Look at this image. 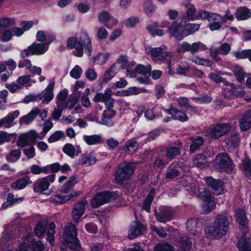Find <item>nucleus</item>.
I'll use <instances>...</instances> for the list:
<instances>
[{"mask_svg":"<svg viewBox=\"0 0 251 251\" xmlns=\"http://www.w3.org/2000/svg\"><path fill=\"white\" fill-rule=\"evenodd\" d=\"M226 87L223 89V95L226 98H229L232 95H234L235 88L233 84L228 82H225Z\"/></svg>","mask_w":251,"mask_h":251,"instance_id":"nucleus-46","label":"nucleus"},{"mask_svg":"<svg viewBox=\"0 0 251 251\" xmlns=\"http://www.w3.org/2000/svg\"><path fill=\"white\" fill-rule=\"evenodd\" d=\"M180 154V148L179 147H172L167 149L166 154L167 158L170 160L173 159L175 156Z\"/></svg>","mask_w":251,"mask_h":251,"instance_id":"nucleus-49","label":"nucleus"},{"mask_svg":"<svg viewBox=\"0 0 251 251\" xmlns=\"http://www.w3.org/2000/svg\"><path fill=\"white\" fill-rule=\"evenodd\" d=\"M233 72L237 81L240 83L243 82L245 76V73L243 69L239 66H237L235 68Z\"/></svg>","mask_w":251,"mask_h":251,"instance_id":"nucleus-54","label":"nucleus"},{"mask_svg":"<svg viewBox=\"0 0 251 251\" xmlns=\"http://www.w3.org/2000/svg\"><path fill=\"white\" fill-rule=\"evenodd\" d=\"M31 182L28 176H25L24 178L19 179L15 182L12 183L11 185L12 188L15 189L21 190L25 187V186Z\"/></svg>","mask_w":251,"mask_h":251,"instance_id":"nucleus-31","label":"nucleus"},{"mask_svg":"<svg viewBox=\"0 0 251 251\" xmlns=\"http://www.w3.org/2000/svg\"><path fill=\"white\" fill-rule=\"evenodd\" d=\"M65 136L64 133L62 131H57L55 132L54 133L51 134L48 138V141L51 143L55 142L59 139H60L62 137Z\"/></svg>","mask_w":251,"mask_h":251,"instance_id":"nucleus-58","label":"nucleus"},{"mask_svg":"<svg viewBox=\"0 0 251 251\" xmlns=\"http://www.w3.org/2000/svg\"><path fill=\"white\" fill-rule=\"evenodd\" d=\"M173 246L168 243H159L154 247V251H173L174 250Z\"/></svg>","mask_w":251,"mask_h":251,"instance_id":"nucleus-50","label":"nucleus"},{"mask_svg":"<svg viewBox=\"0 0 251 251\" xmlns=\"http://www.w3.org/2000/svg\"><path fill=\"white\" fill-rule=\"evenodd\" d=\"M231 125L227 123H222L212 125L206 130L205 134L208 137L213 139H218L226 135L231 129Z\"/></svg>","mask_w":251,"mask_h":251,"instance_id":"nucleus-8","label":"nucleus"},{"mask_svg":"<svg viewBox=\"0 0 251 251\" xmlns=\"http://www.w3.org/2000/svg\"><path fill=\"white\" fill-rule=\"evenodd\" d=\"M111 93L110 89H107L104 93H98L94 97L93 100L96 102H104L105 100H108L110 96H111Z\"/></svg>","mask_w":251,"mask_h":251,"instance_id":"nucleus-41","label":"nucleus"},{"mask_svg":"<svg viewBox=\"0 0 251 251\" xmlns=\"http://www.w3.org/2000/svg\"><path fill=\"white\" fill-rule=\"evenodd\" d=\"M20 112L18 110H15L8 114L5 117L0 120V127L4 125L6 128L12 126L13 121L18 117Z\"/></svg>","mask_w":251,"mask_h":251,"instance_id":"nucleus-21","label":"nucleus"},{"mask_svg":"<svg viewBox=\"0 0 251 251\" xmlns=\"http://www.w3.org/2000/svg\"><path fill=\"white\" fill-rule=\"evenodd\" d=\"M38 137V134L34 130L22 134L18 137L16 145L24 148L31 144H34Z\"/></svg>","mask_w":251,"mask_h":251,"instance_id":"nucleus-10","label":"nucleus"},{"mask_svg":"<svg viewBox=\"0 0 251 251\" xmlns=\"http://www.w3.org/2000/svg\"><path fill=\"white\" fill-rule=\"evenodd\" d=\"M83 139L86 143L89 145H93L102 142V139L100 135H84Z\"/></svg>","mask_w":251,"mask_h":251,"instance_id":"nucleus-36","label":"nucleus"},{"mask_svg":"<svg viewBox=\"0 0 251 251\" xmlns=\"http://www.w3.org/2000/svg\"><path fill=\"white\" fill-rule=\"evenodd\" d=\"M147 50L148 54H151L152 59L154 60L166 61L169 69V74L171 75L174 74V72L172 69L171 59L172 54L171 52H164L163 49L161 47L149 48Z\"/></svg>","mask_w":251,"mask_h":251,"instance_id":"nucleus-6","label":"nucleus"},{"mask_svg":"<svg viewBox=\"0 0 251 251\" xmlns=\"http://www.w3.org/2000/svg\"><path fill=\"white\" fill-rule=\"evenodd\" d=\"M145 229V227L140 222H133L130 226L128 237L130 239H134L143 234Z\"/></svg>","mask_w":251,"mask_h":251,"instance_id":"nucleus-17","label":"nucleus"},{"mask_svg":"<svg viewBox=\"0 0 251 251\" xmlns=\"http://www.w3.org/2000/svg\"><path fill=\"white\" fill-rule=\"evenodd\" d=\"M81 194L80 192H73L70 195L62 196L57 194L54 196L53 201L56 203L62 204L68 201L71 198L77 197Z\"/></svg>","mask_w":251,"mask_h":251,"instance_id":"nucleus-29","label":"nucleus"},{"mask_svg":"<svg viewBox=\"0 0 251 251\" xmlns=\"http://www.w3.org/2000/svg\"><path fill=\"white\" fill-rule=\"evenodd\" d=\"M98 20L100 22L106 24L109 20L112 22V26L118 23V20L113 17L106 11H102L98 14Z\"/></svg>","mask_w":251,"mask_h":251,"instance_id":"nucleus-26","label":"nucleus"},{"mask_svg":"<svg viewBox=\"0 0 251 251\" xmlns=\"http://www.w3.org/2000/svg\"><path fill=\"white\" fill-rule=\"evenodd\" d=\"M109 53H100L92 58L93 62L99 65H103L106 63L109 57Z\"/></svg>","mask_w":251,"mask_h":251,"instance_id":"nucleus-47","label":"nucleus"},{"mask_svg":"<svg viewBox=\"0 0 251 251\" xmlns=\"http://www.w3.org/2000/svg\"><path fill=\"white\" fill-rule=\"evenodd\" d=\"M95 162V157L92 153L82 155L81 163L83 165L88 166L91 164H94Z\"/></svg>","mask_w":251,"mask_h":251,"instance_id":"nucleus-43","label":"nucleus"},{"mask_svg":"<svg viewBox=\"0 0 251 251\" xmlns=\"http://www.w3.org/2000/svg\"><path fill=\"white\" fill-rule=\"evenodd\" d=\"M167 31L170 35L176 39L180 41L184 38L183 34V28L181 27V22L178 23L177 21H174L168 26Z\"/></svg>","mask_w":251,"mask_h":251,"instance_id":"nucleus-15","label":"nucleus"},{"mask_svg":"<svg viewBox=\"0 0 251 251\" xmlns=\"http://www.w3.org/2000/svg\"><path fill=\"white\" fill-rule=\"evenodd\" d=\"M235 215L237 222L240 225L245 226L248 223L246 212L244 210L237 209Z\"/></svg>","mask_w":251,"mask_h":251,"instance_id":"nucleus-42","label":"nucleus"},{"mask_svg":"<svg viewBox=\"0 0 251 251\" xmlns=\"http://www.w3.org/2000/svg\"><path fill=\"white\" fill-rule=\"evenodd\" d=\"M15 20L12 18L2 17L0 18V27L6 28L15 24Z\"/></svg>","mask_w":251,"mask_h":251,"instance_id":"nucleus-56","label":"nucleus"},{"mask_svg":"<svg viewBox=\"0 0 251 251\" xmlns=\"http://www.w3.org/2000/svg\"><path fill=\"white\" fill-rule=\"evenodd\" d=\"M55 39L54 36L51 35L50 37V40H47L45 44L43 43H33L31 45L28 47L26 49L24 50L21 53L22 58H25L31 55H40L45 53L49 48V44Z\"/></svg>","mask_w":251,"mask_h":251,"instance_id":"nucleus-5","label":"nucleus"},{"mask_svg":"<svg viewBox=\"0 0 251 251\" xmlns=\"http://www.w3.org/2000/svg\"><path fill=\"white\" fill-rule=\"evenodd\" d=\"M214 167L221 172H231L233 170L234 165L229 155L227 153L223 152L216 156Z\"/></svg>","mask_w":251,"mask_h":251,"instance_id":"nucleus-7","label":"nucleus"},{"mask_svg":"<svg viewBox=\"0 0 251 251\" xmlns=\"http://www.w3.org/2000/svg\"><path fill=\"white\" fill-rule=\"evenodd\" d=\"M241 130L245 131L251 128V109L245 112L240 122Z\"/></svg>","mask_w":251,"mask_h":251,"instance_id":"nucleus-19","label":"nucleus"},{"mask_svg":"<svg viewBox=\"0 0 251 251\" xmlns=\"http://www.w3.org/2000/svg\"><path fill=\"white\" fill-rule=\"evenodd\" d=\"M233 54L237 59L248 58L251 62V49L235 51L233 52Z\"/></svg>","mask_w":251,"mask_h":251,"instance_id":"nucleus-51","label":"nucleus"},{"mask_svg":"<svg viewBox=\"0 0 251 251\" xmlns=\"http://www.w3.org/2000/svg\"><path fill=\"white\" fill-rule=\"evenodd\" d=\"M221 16L216 13L206 11L202 20H207L209 23L208 27L211 31L219 30L222 26V22L220 21Z\"/></svg>","mask_w":251,"mask_h":251,"instance_id":"nucleus-9","label":"nucleus"},{"mask_svg":"<svg viewBox=\"0 0 251 251\" xmlns=\"http://www.w3.org/2000/svg\"><path fill=\"white\" fill-rule=\"evenodd\" d=\"M63 152L67 155L74 158L75 155V147L71 144H66L63 148Z\"/></svg>","mask_w":251,"mask_h":251,"instance_id":"nucleus-57","label":"nucleus"},{"mask_svg":"<svg viewBox=\"0 0 251 251\" xmlns=\"http://www.w3.org/2000/svg\"><path fill=\"white\" fill-rule=\"evenodd\" d=\"M48 224V222L46 220L39 221L34 228L35 235L39 237L43 236L47 229Z\"/></svg>","mask_w":251,"mask_h":251,"instance_id":"nucleus-32","label":"nucleus"},{"mask_svg":"<svg viewBox=\"0 0 251 251\" xmlns=\"http://www.w3.org/2000/svg\"><path fill=\"white\" fill-rule=\"evenodd\" d=\"M76 182V178L75 177L70 178V179L65 183L61 188V192L63 194L68 193Z\"/></svg>","mask_w":251,"mask_h":251,"instance_id":"nucleus-45","label":"nucleus"},{"mask_svg":"<svg viewBox=\"0 0 251 251\" xmlns=\"http://www.w3.org/2000/svg\"><path fill=\"white\" fill-rule=\"evenodd\" d=\"M55 82L54 81L51 82L47 87L45 89L44 92H45L43 95V98H44V100L43 102H46L48 103L53 99L54 94L53 93V90L54 88Z\"/></svg>","mask_w":251,"mask_h":251,"instance_id":"nucleus-28","label":"nucleus"},{"mask_svg":"<svg viewBox=\"0 0 251 251\" xmlns=\"http://www.w3.org/2000/svg\"><path fill=\"white\" fill-rule=\"evenodd\" d=\"M194 164L198 167H201L205 163V156L201 154L195 155L194 158Z\"/></svg>","mask_w":251,"mask_h":251,"instance_id":"nucleus-64","label":"nucleus"},{"mask_svg":"<svg viewBox=\"0 0 251 251\" xmlns=\"http://www.w3.org/2000/svg\"><path fill=\"white\" fill-rule=\"evenodd\" d=\"M61 251H68L67 247L74 251L79 250L80 245L77 238L76 228L72 224H68L63 235V240L60 243Z\"/></svg>","mask_w":251,"mask_h":251,"instance_id":"nucleus-3","label":"nucleus"},{"mask_svg":"<svg viewBox=\"0 0 251 251\" xmlns=\"http://www.w3.org/2000/svg\"><path fill=\"white\" fill-rule=\"evenodd\" d=\"M40 112V108L35 107L27 115L22 117L20 119V123L21 124H29L35 119L37 116L39 114Z\"/></svg>","mask_w":251,"mask_h":251,"instance_id":"nucleus-24","label":"nucleus"},{"mask_svg":"<svg viewBox=\"0 0 251 251\" xmlns=\"http://www.w3.org/2000/svg\"><path fill=\"white\" fill-rule=\"evenodd\" d=\"M89 89L86 88L84 92L83 93V95L81 99L82 105L86 108L89 107L91 104L89 99L88 97V95H89Z\"/></svg>","mask_w":251,"mask_h":251,"instance_id":"nucleus-60","label":"nucleus"},{"mask_svg":"<svg viewBox=\"0 0 251 251\" xmlns=\"http://www.w3.org/2000/svg\"><path fill=\"white\" fill-rule=\"evenodd\" d=\"M180 172L176 169H168L165 173V178L168 179H173L179 176Z\"/></svg>","mask_w":251,"mask_h":251,"instance_id":"nucleus-59","label":"nucleus"},{"mask_svg":"<svg viewBox=\"0 0 251 251\" xmlns=\"http://www.w3.org/2000/svg\"><path fill=\"white\" fill-rule=\"evenodd\" d=\"M135 70L136 73L142 74L147 77L151 75V65L145 66L142 64H139L135 67Z\"/></svg>","mask_w":251,"mask_h":251,"instance_id":"nucleus-40","label":"nucleus"},{"mask_svg":"<svg viewBox=\"0 0 251 251\" xmlns=\"http://www.w3.org/2000/svg\"><path fill=\"white\" fill-rule=\"evenodd\" d=\"M184 6L187 8L186 12V18L192 21L202 20L206 10H199L197 13L194 5L189 2H184Z\"/></svg>","mask_w":251,"mask_h":251,"instance_id":"nucleus-12","label":"nucleus"},{"mask_svg":"<svg viewBox=\"0 0 251 251\" xmlns=\"http://www.w3.org/2000/svg\"><path fill=\"white\" fill-rule=\"evenodd\" d=\"M117 72L116 64L114 63L104 74L101 78L102 82L107 83L116 75Z\"/></svg>","mask_w":251,"mask_h":251,"instance_id":"nucleus-33","label":"nucleus"},{"mask_svg":"<svg viewBox=\"0 0 251 251\" xmlns=\"http://www.w3.org/2000/svg\"><path fill=\"white\" fill-rule=\"evenodd\" d=\"M200 197L202 200L208 202V204H211L213 208L215 206V204L213 201H212V196L210 192L206 189L203 190L200 194Z\"/></svg>","mask_w":251,"mask_h":251,"instance_id":"nucleus-48","label":"nucleus"},{"mask_svg":"<svg viewBox=\"0 0 251 251\" xmlns=\"http://www.w3.org/2000/svg\"><path fill=\"white\" fill-rule=\"evenodd\" d=\"M165 111L171 115L174 119L179 121L181 122L187 121L188 117L185 113L174 108L166 109Z\"/></svg>","mask_w":251,"mask_h":251,"instance_id":"nucleus-22","label":"nucleus"},{"mask_svg":"<svg viewBox=\"0 0 251 251\" xmlns=\"http://www.w3.org/2000/svg\"><path fill=\"white\" fill-rule=\"evenodd\" d=\"M189 20L185 16L183 17L181 20V27L183 28L184 38L198 31L200 27V24L190 23Z\"/></svg>","mask_w":251,"mask_h":251,"instance_id":"nucleus-14","label":"nucleus"},{"mask_svg":"<svg viewBox=\"0 0 251 251\" xmlns=\"http://www.w3.org/2000/svg\"><path fill=\"white\" fill-rule=\"evenodd\" d=\"M138 147V144L134 140H129L126 146H124L122 150L128 154L132 153Z\"/></svg>","mask_w":251,"mask_h":251,"instance_id":"nucleus-39","label":"nucleus"},{"mask_svg":"<svg viewBox=\"0 0 251 251\" xmlns=\"http://www.w3.org/2000/svg\"><path fill=\"white\" fill-rule=\"evenodd\" d=\"M174 214L173 211L170 207H162L159 212L155 211L154 213L157 220L161 223L171 220Z\"/></svg>","mask_w":251,"mask_h":251,"instance_id":"nucleus-18","label":"nucleus"},{"mask_svg":"<svg viewBox=\"0 0 251 251\" xmlns=\"http://www.w3.org/2000/svg\"><path fill=\"white\" fill-rule=\"evenodd\" d=\"M80 95L81 92L80 91L74 92L71 97L68 99V100L66 101V103L63 107H64L65 109H72L78 102Z\"/></svg>","mask_w":251,"mask_h":251,"instance_id":"nucleus-30","label":"nucleus"},{"mask_svg":"<svg viewBox=\"0 0 251 251\" xmlns=\"http://www.w3.org/2000/svg\"><path fill=\"white\" fill-rule=\"evenodd\" d=\"M67 46L72 49H75L73 54L78 57H82L83 54V48L88 51L87 54L90 56L92 51V43L90 37L85 31H81L79 39L78 41L74 36L67 39Z\"/></svg>","mask_w":251,"mask_h":251,"instance_id":"nucleus-2","label":"nucleus"},{"mask_svg":"<svg viewBox=\"0 0 251 251\" xmlns=\"http://www.w3.org/2000/svg\"><path fill=\"white\" fill-rule=\"evenodd\" d=\"M237 246L239 251H251V242L247 240L246 235L241 237Z\"/></svg>","mask_w":251,"mask_h":251,"instance_id":"nucleus-34","label":"nucleus"},{"mask_svg":"<svg viewBox=\"0 0 251 251\" xmlns=\"http://www.w3.org/2000/svg\"><path fill=\"white\" fill-rule=\"evenodd\" d=\"M241 168L244 170L248 178L251 180V160L248 157L242 160Z\"/></svg>","mask_w":251,"mask_h":251,"instance_id":"nucleus-38","label":"nucleus"},{"mask_svg":"<svg viewBox=\"0 0 251 251\" xmlns=\"http://www.w3.org/2000/svg\"><path fill=\"white\" fill-rule=\"evenodd\" d=\"M68 96V90L64 89L61 91L56 96V105L58 107H63L66 102L65 100Z\"/></svg>","mask_w":251,"mask_h":251,"instance_id":"nucleus-37","label":"nucleus"},{"mask_svg":"<svg viewBox=\"0 0 251 251\" xmlns=\"http://www.w3.org/2000/svg\"><path fill=\"white\" fill-rule=\"evenodd\" d=\"M230 218L226 214H218L212 225L205 230L207 236L212 239H219L225 236L229 228Z\"/></svg>","mask_w":251,"mask_h":251,"instance_id":"nucleus-1","label":"nucleus"},{"mask_svg":"<svg viewBox=\"0 0 251 251\" xmlns=\"http://www.w3.org/2000/svg\"><path fill=\"white\" fill-rule=\"evenodd\" d=\"M191 140H193L192 144L190 146V151L191 153H194L200 150V148L203 146L204 142V139L201 136H199L196 139L191 138Z\"/></svg>","mask_w":251,"mask_h":251,"instance_id":"nucleus-35","label":"nucleus"},{"mask_svg":"<svg viewBox=\"0 0 251 251\" xmlns=\"http://www.w3.org/2000/svg\"><path fill=\"white\" fill-rule=\"evenodd\" d=\"M12 36V31L8 29L3 30L0 28V40L3 42L9 41Z\"/></svg>","mask_w":251,"mask_h":251,"instance_id":"nucleus-55","label":"nucleus"},{"mask_svg":"<svg viewBox=\"0 0 251 251\" xmlns=\"http://www.w3.org/2000/svg\"><path fill=\"white\" fill-rule=\"evenodd\" d=\"M190 51L191 53L194 54L198 52L199 49H201L202 50H205L207 49L206 45L202 44L200 42L193 43L192 45H190Z\"/></svg>","mask_w":251,"mask_h":251,"instance_id":"nucleus-53","label":"nucleus"},{"mask_svg":"<svg viewBox=\"0 0 251 251\" xmlns=\"http://www.w3.org/2000/svg\"><path fill=\"white\" fill-rule=\"evenodd\" d=\"M82 72V70L81 68L78 65H75L71 71L70 74L73 78L78 79L80 77Z\"/></svg>","mask_w":251,"mask_h":251,"instance_id":"nucleus-63","label":"nucleus"},{"mask_svg":"<svg viewBox=\"0 0 251 251\" xmlns=\"http://www.w3.org/2000/svg\"><path fill=\"white\" fill-rule=\"evenodd\" d=\"M55 225L54 222H51L49 225V227L47 231V240L50 244H52L54 241Z\"/></svg>","mask_w":251,"mask_h":251,"instance_id":"nucleus-44","label":"nucleus"},{"mask_svg":"<svg viewBox=\"0 0 251 251\" xmlns=\"http://www.w3.org/2000/svg\"><path fill=\"white\" fill-rule=\"evenodd\" d=\"M226 144L231 148L237 147L240 143V136L238 132H231L225 139Z\"/></svg>","mask_w":251,"mask_h":251,"instance_id":"nucleus-20","label":"nucleus"},{"mask_svg":"<svg viewBox=\"0 0 251 251\" xmlns=\"http://www.w3.org/2000/svg\"><path fill=\"white\" fill-rule=\"evenodd\" d=\"M235 17L239 21L246 20L251 17V12L246 6L239 7L236 10Z\"/></svg>","mask_w":251,"mask_h":251,"instance_id":"nucleus-25","label":"nucleus"},{"mask_svg":"<svg viewBox=\"0 0 251 251\" xmlns=\"http://www.w3.org/2000/svg\"><path fill=\"white\" fill-rule=\"evenodd\" d=\"M7 96L8 92L7 90H3L0 92V109H4L5 108Z\"/></svg>","mask_w":251,"mask_h":251,"instance_id":"nucleus-62","label":"nucleus"},{"mask_svg":"<svg viewBox=\"0 0 251 251\" xmlns=\"http://www.w3.org/2000/svg\"><path fill=\"white\" fill-rule=\"evenodd\" d=\"M182 184L186 190L191 193H195L198 191L197 183L191 176L184 177L183 178Z\"/></svg>","mask_w":251,"mask_h":251,"instance_id":"nucleus-23","label":"nucleus"},{"mask_svg":"<svg viewBox=\"0 0 251 251\" xmlns=\"http://www.w3.org/2000/svg\"><path fill=\"white\" fill-rule=\"evenodd\" d=\"M135 167V163L132 162H124L119 165L116 170L115 174L116 183L122 184L129 179L132 176Z\"/></svg>","mask_w":251,"mask_h":251,"instance_id":"nucleus-4","label":"nucleus"},{"mask_svg":"<svg viewBox=\"0 0 251 251\" xmlns=\"http://www.w3.org/2000/svg\"><path fill=\"white\" fill-rule=\"evenodd\" d=\"M55 175L53 174L36 180L33 186V190L36 193H41L47 190L50 183L54 181Z\"/></svg>","mask_w":251,"mask_h":251,"instance_id":"nucleus-13","label":"nucleus"},{"mask_svg":"<svg viewBox=\"0 0 251 251\" xmlns=\"http://www.w3.org/2000/svg\"><path fill=\"white\" fill-rule=\"evenodd\" d=\"M201 225L198 220L191 219L187 221L186 223V228L193 235H196L199 232L198 228Z\"/></svg>","mask_w":251,"mask_h":251,"instance_id":"nucleus-27","label":"nucleus"},{"mask_svg":"<svg viewBox=\"0 0 251 251\" xmlns=\"http://www.w3.org/2000/svg\"><path fill=\"white\" fill-rule=\"evenodd\" d=\"M112 199H115L113 192L104 191L99 193L92 199V206L94 208L98 207L105 203L108 202Z\"/></svg>","mask_w":251,"mask_h":251,"instance_id":"nucleus-11","label":"nucleus"},{"mask_svg":"<svg viewBox=\"0 0 251 251\" xmlns=\"http://www.w3.org/2000/svg\"><path fill=\"white\" fill-rule=\"evenodd\" d=\"M143 7L146 13L150 16L152 15L156 8L155 6L152 4L151 0H144Z\"/></svg>","mask_w":251,"mask_h":251,"instance_id":"nucleus-52","label":"nucleus"},{"mask_svg":"<svg viewBox=\"0 0 251 251\" xmlns=\"http://www.w3.org/2000/svg\"><path fill=\"white\" fill-rule=\"evenodd\" d=\"M209 78L215 83L225 82V79L221 76L220 73L215 72L209 75Z\"/></svg>","mask_w":251,"mask_h":251,"instance_id":"nucleus-61","label":"nucleus"},{"mask_svg":"<svg viewBox=\"0 0 251 251\" xmlns=\"http://www.w3.org/2000/svg\"><path fill=\"white\" fill-rule=\"evenodd\" d=\"M205 180L207 184L212 188L214 194L219 195L223 194L224 187L222 181L215 179L210 176L206 177Z\"/></svg>","mask_w":251,"mask_h":251,"instance_id":"nucleus-16","label":"nucleus"}]
</instances>
